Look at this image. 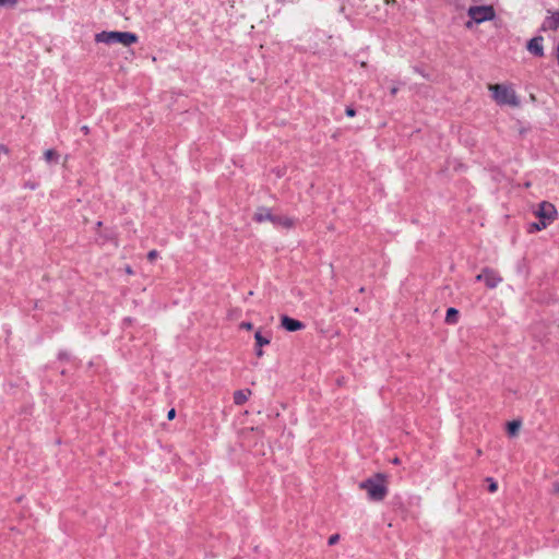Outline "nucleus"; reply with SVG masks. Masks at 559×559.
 I'll return each instance as SVG.
<instances>
[{
  "label": "nucleus",
  "instance_id": "12",
  "mask_svg": "<svg viewBox=\"0 0 559 559\" xmlns=\"http://www.w3.org/2000/svg\"><path fill=\"white\" fill-rule=\"evenodd\" d=\"M255 340V346L257 347H263L265 345H269L271 342V338L269 335H263L260 330H258L254 334Z\"/></svg>",
  "mask_w": 559,
  "mask_h": 559
},
{
  "label": "nucleus",
  "instance_id": "11",
  "mask_svg": "<svg viewBox=\"0 0 559 559\" xmlns=\"http://www.w3.org/2000/svg\"><path fill=\"white\" fill-rule=\"evenodd\" d=\"M251 395V390H238L234 393V403L236 405H242L247 402Z\"/></svg>",
  "mask_w": 559,
  "mask_h": 559
},
{
  "label": "nucleus",
  "instance_id": "23",
  "mask_svg": "<svg viewBox=\"0 0 559 559\" xmlns=\"http://www.w3.org/2000/svg\"><path fill=\"white\" fill-rule=\"evenodd\" d=\"M346 115H347L348 117H354V116L356 115V111H355V109H354V108L348 107V108H346Z\"/></svg>",
  "mask_w": 559,
  "mask_h": 559
},
{
  "label": "nucleus",
  "instance_id": "7",
  "mask_svg": "<svg viewBox=\"0 0 559 559\" xmlns=\"http://www.w3.org/2000/svg\"><path fill=\"white\" fill-rule=\"evenodd\" d=\"M253 219L258 223L271 222L276 224L277 215H274L267 207H259L253 215Z\"/></svg>",
  "mask_w": 559,
  "mask_h": 559
},
{
  "label": "nucleus",
  "instance_id": "28",
  "mask_svg": "<svg viewBox=\"0 0 559 559\" xmlns=\"http://www.w3.org/2000/svg\"><path fill=\"white\" fill-rule=\"evenodd\" d=\"M477 281H484V272L476 276Z\"/></svg>",
  "mask_w": 559,
  "mask_h": 559
},
{
  "label": "nucleus",
  "instance_id": "6",
  "mask_svg": "<svg viewBox=\"0 0 559 559\" xmlns=\"http://www.w3.org/2000/svg\"><path fill=\"white\" fill-rule=\"evenodd\" d=\"M281 326L288 332H296L302 330L305 328V324L301 321L293 319L288 316H282Z\"/></svg>",
  "mask_w": 559,
  "mask_h": 559
},
{
  "label": "nucleus",
  "instance_id": "1",
  "mask_svg": "<svg viewBox=\"0 0 559 559\" xmlns=\"http://www.w3.org/2000/svg\"><path fill=\"white\" fill-rule=\"evenodd\" d=\"M359 488L367 491L371 501H382L388 495L386 477L384 474L378 473L361 481Z\"/></svg>",
  "mask_w": 559,
  "mask_h": 559
},
{
  "label": "nucleus",
  "instance_id": "9",
  "mask_svg": "<svg viewBox=\"0 0 559 559\" xmlns=\"http://www.w3.org/2000/svg\"><path fill=\"white\" fill-rule=\"evenodd\" d=\"M527 50L538 57L544 55L543 37H534L527 43Z\"/></svg>",
  "mask_w": 559,
  "mask_h": 559
},
{
  "label": "nucleus",
  "instance_id": "24",
  "mask_svg": "<svg viewBox=\"0 0 559 559\" xmlns=\"http://www.w3.org/2000/svg\"><path fill=\"white\" fill-rule=\"evenodd\" d=\"M240 328L241 329H246V330H251L252 329V324L250 322H242L240 324Z\"/></svg>",
  "mask_w": 559,
  "mask_h": 559
},
{
  "label": "nucleus",
  "instance_id": "17",
  "mask_svg": "<svg viewBox=\"0 0 559 559\" xmlns=\"http://www.w3.org/2000/svg\"><path fill=\"white\" fill-rule=\"evenodd\" d=\"M46 162H57L59 158V154L55 150H47L44 154Z\"/></svg>",
  "mask_w": 559,
  "mask_h": 559
},
{
  "label": "nucleus",
  "instance_id": "19",
  "mask_svg": "<svg viewBox=\"0 0 559 559\" xmlns=\"http://www.w3.org/2000/svg\"><path fill=\"white\" fill-rule=\"evenodd\" d=\"M17 3V0H0V7L14 8Z\"/></svg>",
  "mask_w": 559,
  "mask_h": 559
},
{
  "label": "nucleus",
  "instance_id": "30",
  "mask_svg": "<svg viewBox=\"0 0 559 559\" xmlns=\"http://www.w3.org/2000/svg\"><path fill=\"white\" fill-rule=\"evenodd\" d=\"M396 93H397V87H392V88H391V94H392V95H395Z\"/></svg>",
  "mask_w": 559,
  "mask_h": 559
},
{
  "label": "nucleus",
  "instance_id": "32",
  "mask_svg": "<svg viewBox=\"0 0 559 559\" xmlns=\"http://www.w3.org/2000/svg\"><path fill=\"white\" fill-rule=\"evenodd\" d=\"M1 152L8 153V148L4 146H0Z\"/></svg>",
  "mask_w": 559,
  "mask_h": 559
},
{
  "label": "nucleus",
  "instance_id": "5",
  "mask_svg": "<svg viewBox=\"0 0 559 559\" xmlns=\"http://www.w3.org/2000/svg\"><path fill=\"white\" fill-rule=\"evenodd\" d=\"M468 15L476 23H480L491 20L495 16V12L490 5L471 7L468 10Z\"/></svg>",
  "mask_w": 559,
  "mask_h": 559
},
{
  "label": "nucleus",
  "instance_id": "20",
  "mask_svg": "<svg viewBox=\"0 0 559 559\" xmlns=\"http://www.w3.org/2000/svg\"><path fill=\"white\" fill-rule=\"evenodd\" d=\"M340 539V535L338 534H334L332 536L329 537V545H335Z\"/></svg>",
  "mask_w": 559,
  "mask_h": 559
},
{
  "label": "nucleus",
  "instance_id": "16",
  "mask_svg": "<svg viewBox=\"0 0 559 559\" xmlns=\"http://www.w3.org/2000/svg\"><path fill=\"white\" fill-rule=\"evenodd\" d=\"M521 427V421L513 420L508 424V432L510 436H515Z\"/></svg>",
  "mask_w": 559,
  "mask_h": 559
},
{
  "label": "nucleus",
  "instance_id": "8",
  "mask_svg": "<svg viewBox=\"0 0 559 559\" xmlns=\"http://www.w3.org/2000/svg\"><path fill=\"white\" fill-rule=\"evenodd\" d=\"M484 282L488 288H495L502 282V277L497 272L490 269L484 270Z\"/></svg>",
  "mask_w": 559,
  "mask_h": 559
},
{
  "label": "nucleus",
  "instance_id": "21",
  "mask_svg": "<svg viewBox=\"0 0 559 559\" xmlns=\"http://www.w3.org/2000/svg\"><path fill=\"white\" fill-rule=\"evenodd\" d=\"M158 253L156 250H151L148 253H147V259L150 261H154L156 258H157Z\"/></svg>",
  "mask_w": 559,
  "mask_h": 559
},
{
  "label": "nucleus",
  "instance_id": "26",
  "mask_svg": "<svg viewBox=\"0 0 559 559\" xmlns=\"http://www.w3.org/2000/svg\"><path fill=\"white\" fill-rule=\"evenodd\" d=\"M81 130H82L85 134H87V133H88V131H90V129H88V127H87V126H83V127L81 128Z\"/></svg>",
  "mask_w": 559,
  "mask_h": 559
},
{
  "label": "nucleus",
  "instance_id": "18",
  "mask_svg": "<svg viewBox=\"0 0 559 559\" xmlns=\"http://www.w3.org/2000/svg\"><path fill=\"white\" fill-rule=\"evenodd\" d=\"M486 481L489 484V486H488L489 492L493 493L498 490V484L491 477H487Z\"/></svg>",
  "mask_w": 559,
  "mask_h": 559
},
{
  "label": "nucleus",
  "instance_id": "13",
  "mask_svg": "<svg viewBox=\"0 0 559 559\" xmlns=\"http://www.w3.org/2000/svg\"><path fill=\"white\" fill-rule=\"evenodd\" d=\"M459 311L455 308H449L447 310L445 322L448 324H455L457 322Z\"/></svg>",
  "mask_w": 559,
  "mask_h": 559
},
{
  "label": "nucleus",
  "instance_id": "31",
  "mask_svg": "<svg viewBox=\"0 0 559 559\" xmlns=\"http://www.w3.org/2000/svg\"><path fill=\"white\" fill-rule=\"evenodd\" d=\"M126 272H127L128 274H132V273H133L130 266H128V267L126 269Z\"/></svg>",
  "mask_w": 559,
  "mask_h": 559
},
{
  "label": "nucleus",
  "instance_id": "14",
  "mask_svg": "<svg viewBox=\"0 0 559 559\" xmlns=\"http://www.w3.org/2000/svg\"><path fill=\"white\" fill-rule=\"evenodd\" d=\"M276 226H283L285 228H290L294 225V221L286 216L277 215Z\"/></svg>",
  "mask_w": 559,
  "mask_h": 559
},
{
  "label": "nucleus",
  "instance_id": "27",
  "mask_svg": "<svg viewBox=\"0 0 559 559\" xmlns=\"http://www.w3.org/2000/svg\"><path fill=\"white\" fill-rule=\"evenodd\" d=\"M556 58H557V61L559 64V44L557 45V49H556Z\"/></svg>",
  "mask_w": 559,
  "mask_h": 559
},
{
  "label": "nucleus",
  "instance_id": "22",
  "mask_svg": "<svg viewBox=\"0 0 559 559\" xmlns=\"http://www.w3.org/2000/svg\"><path fill=\"white\" fill-rule=\"evenodd\" d=\"M176 417V411L174 408H171L168 413H167V418L169 420H173L174 418Z\"/></svg>",
  "mask_w": 559,
  "mask_h": 559
},
{
  "label": "nucleus",
  "instance_id": "4",
  "mask_svg": "<svg viewBox=\"0 0 559 559\" xmlns=\"http://www.w3.org/2000/svg\"><path fill=\"white\" fill-rule=\"evenodd\" d=\"M534 214L539 221H543L549 225L557 218L558 215L555 205L547 201L540 202Z\"/></svg>",
  "mask_w": 559,
  "mask_h": 559
},
{
  "label": "nucleus",
  "instance_id": "25",
  "mask_svg": "<svg viewBox=\"0 0 559 559\" xmlns=\"http://www.w3.org/2000/svg\"><path fill=\"white\" fill-rule=\"evenodd\" d=\"M255 355H257L258 357H262V356H263L262 347H257V346H255Z\"/></svg>",
  "mask_w": 559,
  "mask_h": 559
},
{
  "label": "nucleus",
  "instance_id": "34",
  "mask_svg": "<svg viewBox=\"0 0 559 559\" xmlns=\"http://www.w3.org/2000/svg\"><path fill=\"white\" fill-rule=\"evenodd\" d=\"M393 463H394V464H399V463H400V460H399L397 457H395V459L393 460Z\"/></svg>",
  "mask_w": 559,
  "mask_h": 559
},
{
  "label": "nucleus",
  "instance_id": "10",
  "mask_svg": "<svg viewBox=\"0 0 559 559\" xmlns=\"http://www.w3.org/2000/svg\"><path fill=\"white\" fill-rule=\"evenodd\" d=\"M549 15L545 19L544 28L557 31L559 29V11L548 12Z\"/></svg>",
  "mask_w": 559,
  "mask_h": 559
},
{
  "label": "nucleus",
  "instance_id": "15",
  "mask_svg": "<svg viewBox=\"0 0 559 559\" xmlns=\"http://www.w3.org/2000/svg\"><path fill=\"white\" fill-rule=\"evenodd\" d=\"M548 226H549V224L538 219L537 223L531 224L528 231L530 233L539 231V230L547 228Z\"/></svg>",
  "mask_w": 559,
  "mask_h": 559
},
{
  "label": "nucleus",
  "instance_id": "2",
  "mask_svg": "<svg viewBox=\"0 0 559 559\" xmlns=\"http://www.w3.org/2000/svg\"><path fill=\"white\" fill-rule=\"evenodd\" d=\"M138 36L131 32L104 31L95 35L96 43H103L106 45L120 44L123 47H129L138 43Z\"/></svg>",
  "mask_w": 559,
  "mask_h": 559
},
{
  "label": "nucleus",
  "instance_id": "33",
  "mask_svg": "<svg viewBox=\"0 0 559 559\" xmlns=\"http://www.w3.org/2000/svg\"><path fill=\"white\" fill-rule=\"evenodd\" d=\"M394 2H395V0H385L386 4L394 3Z\"/></svg>",
  "mask_w": 559,
  "mask_h": 559
},
{
  "label": "nucleus",
  "instance_id": "29",
  "mask_svg": "<svg viewBox=\"0 0 559 559\" xmlns=\"http://www.w3.org/2000/svg\"><path fill=\"white\" fill-rule=\"evenodd\" d=\"M554 490L559 492V483L554 484Z\"/></svg>",
  "mask_w": 559,
  "mask_h": 559
},
{
  "label": "nucleus",
  "instance_id": "3",
  "mask_svg": "<svg viewBox=\"0 0 559 559\" xmlns=\"http://www.w3.org/2000/svg\"><path fill=\"white\" fill-rule=\"evenodd\" d=\"M488 88L492 92V98L498 105L519 106V98L511 87L502 84H489Z\"/></svg>",
  "mask_w": 559,
  "mask_h": 559
}]
</instances>
